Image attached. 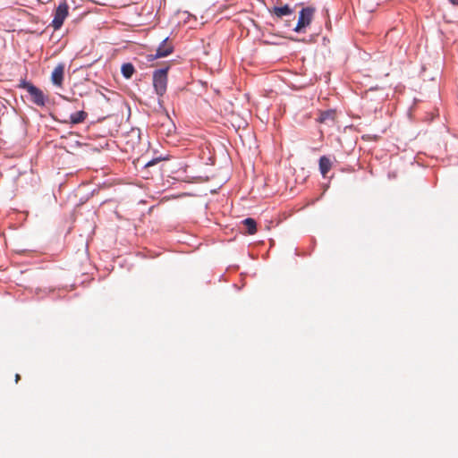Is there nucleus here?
<instances>
[{
    "label": "nucleus",
    "instance_id": "obj_2",
    "mask_svg": "<svg viewBox=\"0 0 458 458\" xmlns=\"http://www.w3.org/2000/svg\"><path fill=\"white\" fill-rule=\"evenodd\" d=\"M20 88H22L28 91L31 98V101L35 105L38 106H44L46 105V98L44 93L32 83L23 81L21 82Z\"/></svg>",
    "mask_w": 458,
    "mask_h": 458
},
{
    "label": "nucleus",
    "instance_id": "obj_6",
    "mask_svg": "<svg viewBox=\"0 0 458 458\" xmlns=\"http://www.w3.org/2000/svg\"><path fill=\"white\" fill-rule=\"evenodd\" d=\"M173 52V47L167 43V38L164 39L162 44L157 49L155 55H151L153 59L167 56Z\"/></svg>",
    "mask_w": 458,
    "mask_h": 458
},
{
    "label": "nucleus",
    "instance_id": "obj_10",
    "mask_svg": "<svg viewBox=\"0 0 458 458\" xmlns=\"http://www.w3.org/2000/svg\"><path fill=\"white\" fill-rule=\"evenodd\" d=\"M273 13L277 17H283V16L291 14L293 13V10L287 4H285L281 7H277V6L274 7Z\"/></svg>",
    "mask_w": 458,
    "mask_h": 458
},
{
    "label": "nucleus",
    "instance_id": "obj_8",
    "mask_svg": "<svg viewBox=\"0 0 458 458\" xmlns=\"http://www.w3.org/2000/svg\"><path fill=\"white\" fill-rule=\"evenodd\" d=\"M88 116V114L85 111H78L70 115V123L72 124H78L83 123Z\"/></svg>",
    "mask_w": 458,
    "mask_h": 458
},
{
    "label": "nucleus",
    "instance_id": "obj_11",
    "mask_svg": "<svg viewBox=\"0 0 458 458\" xmlns=\"http://www.w3.org/2000/svg\"><path fill=\"white\" fill-rule=\"evenodd\" d=\"M121 71L124 78L130 79L133 75L135 69L131 64L126 63L122 65Z\"/></svg>",
    "mask_w": 458,
    "mask_h": 458
},
{
    "label": "nucleus",
    "instance_id": "obj_13",
    "mask_svg": "<svg viewBox=\"0 0 458 458\" xmlns=\"http://www.w3.org/2000/svg\"><path fill=\"white\" fill-rule=\"evenodd\" d=\"M363 5L369 12H373L375 7L378 4V0H362Z\"/></svg>",
    "mask_w": 458,
    "mask_h": 458
},
{
    "label": "nucleus",
    "instance_id": "obj_12",
    "mask_svg": "<svg viewBox=\"0 0 458 458\" xmlns=\"http://www.w3.org/2000/svg\"><path fill=\"white\" fill-rule=\"evenodd\" d=\"M335 115V114L334 111L327 110V111L321 113V114L318 120L319 123L334 122Z\"/></svg>",
    "mask_w": 458,
    "mask_h": 458
},
{
    "label": "nucleus",
    "instance_id": "obj_3",
    "mask_svg": "<svg viewBox=\"0 0 458 458\" xmlns=\"http://www.w3.org/2000/svg\"><path fill=\"white\" fill-rule=\"evenodd\" d=\"M69 6L65 2L61 3L55 9L51 26L55 30H59L68 16Z\"/></svg>",
    "mask_w": 458,
    "mask_h": 458
},
{
    "label": "nucleus",
    "instance_id": "obj_14",
    "mask_svg": "<svg viewBox=\"0 0 458 458\" xmlns=\"http://www.w3.org/2000/svg\"><path fill=\"white\" fill-rule=\"evenodd\" d=\"M452 4L458 5V0H448Z\"/></svg>",
    "mask_w": 458,
    "mask_h": 458
},
{
    "label": "nucleus",
    "instance_id": "obj_7",
    "mask_svg": "<svg viewBox=\"0 0 458 458\" xmlns=\"http://www.w3.org/2000/svg\"><path fill=\"white\" fill-rule=\"evenodd\" d=\"M331 167L332 163L328 157L323 156L319 158V170L323 176L327 175Z\"/></svg>",
    "mask_w": 458,
    "mask_h": 458
},
{
    "label": "nucleus",
    "instance_id": "obj_9",
    "mask_svg": "<svg viewBox=\"0 0 458 458\" xmlns=\"http://www.w3.org/2000/svg\"><path fill=\"white\" fill-rule=\"evenodd\" d=\"M242 224L246 226L249 234L252 235L257 232V224L253 218H246L242 221Z\"/></svg>",
    "mask_w": 458,
    "mask_h": 458
},
{
    "label": "nucleus",
    "instance_id": "obj_5",
    "mask_svg": "<svg viewBox=\"0 0 458 458\" xmlns=\"http://www.w3.org/2000/svg\"><path fill=\"white\" fill-rule=\"evenodd\" d=\"M64 64H59L56 65L51 74V81L54 85L61 87L64 81Z\"/></svg>",
    "mask_w": 458,
    "mask_h": 458
},
{
    "label": "nucleus",
    "instance_id": "obj_1",
    "mask_svg": "<svg viewBox=\"0 0 458 458\" xmlns=\"http://www.w3.org/2000/svg\"><path fill=\"white\" fill-rule=\"evenodd\" d=\"M167 72L168 67L156 70L153 73V86L156 93L162 97L167 87Z\"/></svg>",
    "mask_w": 458,
    "mask_h": 458
},
{
    "label": "nucleus",
    "instance_id": "obj_15",
    "mask_svg": "<svg viewBox=\"0 0 458 458\" xmlns=\"http://www.w3.org/2000/svg\"><path fill=\"white\" fill-rule=\"evenodd\" d=\"M21 379V376L19 374L15 375V382L18 383V381Z\"/></svg>",
    "mask_w": 458,
    "mask_h": 458
},
{
    "label": "nucleus",
    "instance_id": "obj_4",
    "mask_svg": "<svg viewBox=\"0 0 458 458\" xmlns=\"http://www.w3.org/2000/svg\"><path fill=\"white\" fill-rule=\"evenodd\" d=\"M314 13L313 8H302L299 14V19L294 30L296 32H301L305 27L309 26L311 22L312 17Z\"/></svg>",
    "mask_w": 458,
    "mask_h": 458
}]
</instances>
